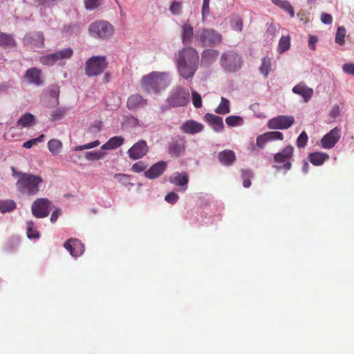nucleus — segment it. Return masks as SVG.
Listing matches in <instances>:
<instances>
[{
  "mask_svg": "<svg viewBox=\"0 0 354 354\" xmlns=\"http://www.w3.org/2000/svg\"><path fill=\"white\" fill-rule=\"evenodd\" d=\"M169 181L174 185L179 186L180 192H185L187 189L189 176L186 172H176L169 178Z\"/></svg>",
  "mask_w": 354,
  "mask_h": 354,
  "instance_id": "20",
  "label": "nucleus"
},
{
  "mask_svg": "<svg viewBox=\"0 0 354 354\" xmlns=\"http://www.w3.org/2000/svg\"><path fill=\"white\" fill-rule=\"evenodd\" d=\"M199 55L192 46L184 47L176 55V64L179 74L185 80L192 78L198 68Z\"/></svg>",
  "mask_w": 354,
  "mask_h": 354,
  "instance_id": "1",
  "label": "nucleus"
},
{
  "mask_svg": "<svg viewBox=\"0 0 354 354\" xmlns=\"http://www.w3.org/2000/svg\"><path fill=\"white\" fill-rule=\"evenodd\" d=\"M195 35L193 26L188 22L184 23L181 26L180 39L185 47L190 46L193 42Z\"/></svg>",
  "mask_w": 354,
  "mask_h": 354,
  "instance_id": "18",
  "label": "nucleus"
},
{
  "mask_svg": "<svg viewBox=\"0 0 354 354\" xmlns=\"http://www.w3.org/2000/svg\"><path fill=\"white\" fill-rule=\"evenodd\" d=\"M67 109L65 107H59L52 111L50 115V121H57L62 119L66 114Z\"/></svg>",
  "mask_w": 354,
  "mask_h": 354,
  "instance_id": "47",
  "label": "nucleus"
},
{
  "mask_svg": "<svg viewBox=\"0 0 354 354\" xmlns=\"http://www.w3.org/2000/svg\"><path fill=\"white\" fill-rule=\"evenodd\" d=\"M26 235L28 239H38L40 237V232L37 230V226L32 221H26Z\"/></svg>",
  "mask_w": 354,
  "mask_h": 354,
  "instance_id": "29",
  "label": "nucleus"
},
{
  "mask_svg": "<svg viewBox=\"0 0 354 354\" xmlns=\"http://www.w3.org/2000/svg\"><path fill=\"white\" fill-rule=\"evenodd\" d=\"M23 42L31 48H39L44 46V35L42 32H31L24 36Z\"/></svg>",
  "mask_w": 354,
  "mask_h": 354,
  "instance_id": "13",
  "label": "nucleus"
},
{
  "mask_svg": "<svg viewBox=\"0 0 354 354\" xmlns=\"http://www.w3.org/2000/svg\"><path fill=\"white\" fill-rule=\"evenodd\" d=\"M106 57L104 55H93L85 62V74L88 77H95L102 74L108 66Z\"/></svg>",
  "mask_w": 354,
  "mask_h": 354,
  "instance_id": "7",
  "label": "nucleus"
},
{
  "mask_svg": "<svg viewBox=\"0 0 354 354\" xmlns=\"http://www.w3.org/2000/svg\"><path fill=\"white\" fill-rule=\"evenodd\" d=\"M26 77L30 83L37 86H40L43 83L41 77V71L37 68H28L26 72Z\"/></svg>",
  "mask_w": 354,
  "mask_h": 354,
  "instance_id": "26",
  "label": "nucleus"
},
{
  "mask_svg": "<svg viewBox=\"0 0 354 354\" xmlns=\"http://www.w3.org/2000/svg\"><path fill=\"white\" fill-rule=\"evenodd\" d=\"M219 55V51L213 48H206L201 53V62L205 66L214 63Z\"/></svg>",
  "mask_w": 354,
  "mask_h": 354,
  "instance_id": "24",
  "label": "nucleus"
},
{
  "mask_svg": "<svg viewBox=\"0 0 354 354\" xmlns=\"http://www.w3.org/2000/svg\"><path fill=\"white\" fill-rule=\"evenodd\" d=\"M214 111L218 114H227L230 112V102L228 99L222 97L221 100L220 104L214 110Z\"/></svg>",
  "mask_w": 354,
  "mask_h": 354,
  "instance_id": "36",
  "label": "nucleus"
},
{
  "mask_svg": "<svg viewBox=\"0 0 354 354\" xmlns=\"http://www.w3.org/2000/svg\"><path fill=\"white\" fill-rule=\"evenodd\" d=\"M114 178L116 179L120 183L125 187H129V188L133 186V183L130 182L131 176L127 174H115L113 176Z\"/></svg>",
  "mask_w": 354,
  "mask_h": 354,
  "instance_id": "44",
  "label": "nucleus"
},
{
  "mask_svg": "<svg viewBox=\"0 0 354 354\" xmlns=\"http://www.w3.org/2000/svg\"><path fill=\"white\" fill-rule=\"evenodd\" d=\"M209 1L210 0L203 1L201 15L203 19L206 18L209 14Z\"/></svg>",
  "mask_w": 354,
  "mask_h": 354,
  "instance_id": "61",
  "label": "nucleus"
},
{
  "mask_svg": "<svg viewBox=\"0 0 354 354\" xmlns=\"http://www.w3.org/2000/svg\"><path fill=\"white\" fill-rule=\"evenodd\" d=\"M40 62L43 65H46L48 66H52L57 62L56 55L55 52L51 53H47L40 57Z\"/></svg>",
  "mask_w": 354,
  "mask_h": 354,
  "instance_id": "41",
  "label": "nucleus"
},
{
  "mask_svg": "<svg viewBox=\"0 0 354 354\" xmlns=\"http://www.w3.org/2000/svg\"><path fill=\"white\" fill-rule=\"evenodd\" d=\"M146 100L139 94L131 95L129 97L127 102V108L129 110H134L138 107L145 104Z\"/></svg>",
  "mask_w": 354,
  "mask_h": 354,
  "instance_id": "28",
  "label": "nucleus"
},
{
  "mask_svg": "<svg viewBox=\"0 0 354 354\" xmlns=\"http://www.w3.org/2000/svg\"><path fill=\"white\" fill-rule=\"evenodd\" d=\"M43 182L40 176L30 173L23 174L21 178H18L16 183L17 190L21 194L28 196H35L39 191V185Z\"/></svg>",
  "mask_w": 354,
  "mask_h": 354,
  "instance_id": "3",
  "label": "nucleus"
},
{
  "mask_svg": "<svg viewBox=\"0 0 354 354\" xmlns=\"http://www.w3.org/2000/svg\"><path fill=\"white\" fill-rule=\"evenodd\" d=\"M113 32L111 24L104 20L95 21L88 26L89 35L95 39H106L112 36Z\"/></svg>",
  "mask_w": 354,
  "mask_h": 354,
  "instance_id": "8",
  "label": "nucleus"
},
{
  "mask_svg": "<svg viewBox=\"0 0 354 354\" xmlns=\"http://www.w3.org/2000/svg\"><path fill=\"white\" fill-rule=\"evenodd\" d=\"M222 39V35L213 28H200L195 32V40L202 47L218 46Z\"/></svg>",
  "mask_w": 354,
  "mask_h": 354,
  "instance_id": "5",
  "label": "nucleus"
},
{
  "mask_svg": "<svg viewBox=\"0 0 354 354\" xmlns=\"http://www.w3.org/2000/svg\"><path fill=\"white\" fill-rule=\"evenodd\" d=\"M102 127V122L100 120H95L89 127V131L92 133H97L101 131Z\"/></svg>",
  "mask_w": 354,
  "mask_h": 354,
  "instance_id": "59",
  "label": "nucleus"
},
{
  "mask_svg": "<svg viewBox=\"0 0 354 354\" xmlns=\"http://www.w3.org/2000/svg\"><path fill=\"white\" fill-rule=\"evenodd\" d=\"M62 212V211L61 208L55 207L51 214L50 218V222L53 223H55L57 221L59 216L61 215Z\"/></svg>",
  "mask_w": 354,
  "mask_h": 354,
  "instance_id": "64",
  "label": "nucleus"
},
{
  "mask_svg": "<svg viewBox=\"0 0 354 354\" xmlns=\"http://www.w3.org/2000/svg\"><path fill=\"white\" fill-rule=\"evenodd\" d=\"M290 46V36H282L278 44L277 51L279 53H283L287 51Z\"/></svg>",
  "mask_w": 354,
  "mask_h": 354,
  "instance_id": "43",
  "label": "nucleus"
},
{
  "mask_svg": "<svg viewBox=\"0 0 354 354\" xmlns=\"http://www.w3.org/2000/svg\"><path fill=\"white\" fill-rule=\"evenodd\" d=\"M73 49L71 47L55 51L57 61L70 59L73 55Z\"/></svg>",
  "mask_w": 354,
  "mask_h": 354,
  "instance_id": "42",
  "label": "nucleus"
},
{
  "mask_svg": "<svg viewBox=\"0 0 354 354\" xmlns=\"http://www.w3.org/2000/svg\"><path fill=\"white\" fill-rule=\"evenodd\" d=\"M204 129V125L194 120H188L182 124L180 130L187 134H196L201 132Z\"/></svg>",
  "mask_w": 354,
  "mask_h": 354,
  "instance_id": "21",
  "label": "nucleus"
},
{
  "mask_svg": "<svg viewBox=\"0 0 354 354\" xmlns=\"http://www.w3.org/2000/svg\"><path fill=\"white\" fill-rule=\"evenodd\" d=\"M268 142L266 133L259 135L256 138V145L259 149H263Z\"/></svg>",
  "mask_w": 354,
  "mask_h": 354,
  "instance_id": "56",
  "label": "nucleus"
},
{
  "mask_svg": "<svg viewBox=\"0 0 354 354\" xmlns=\"http://www.w3.org/2000/svg\"><path fill=\"white\" fill-rule=\"evenodd\" d=\"M48 94L53 100L52 104L57 105L59 104V87L56 84L52 85L48 89Z\"/></svg>",
  "mask_w": 354,
  "mask_h": 354,
  "instance_id": "46",
  "label": "nucleus"
},
{
  "mask_svg": "<svg viewBox=\"0 0 354 354\" xmlns=\"http://www.w3.org/2000/svg\"><path fill=\"white\" fill-rule=\"evenodd\" d=\"M100 144V142L98 140H95L93 142H88V143H86L84 145L75 146L73 148V150L75 151H83V150H86V149H93V148L99 146Z\"/></svg>",
  "mask_w": 354,
  "mask_h": 354,
  "instance_id": "49",
  "label": "nucleus"
},
{
  "mask_svg": "<svg viewBox=\"0 0 354 354\" xmlns=\"http://www.w3.org/2000/svg\"><path fill=\"white\" fill-rule=\"evenodd\" d=\"M346 28L344 26H339L337 29L336 35H335V42L342 46L345 43V36H346Z\"/></svg>",
  "mask_w": 354,
  "mask_h": 354,
  "instance_id": "48",
  "label": "nucleus"
},
{
  "mask_svg": "<svg viewBox=\"0 0 354 354\" xmlns=\"http://www.w3.org/2000/svg\"><path fill=\"white\" fill-rule=\"evenodd\" d=\"M342 69L345 73L352 75L354 76V64H353V63L344 64L342 66Z\"/></svg>",
  "mask_w": 354,
  "mask_h": 354,
  "instance_id": "63",
  "label": "nucleus"
},
{
  "mask_svg": "<svg viewBox=\"0 0 354 354\" xmlns=\"http://www.w3.org/2000/svg\"><path fill=\"white\" fill-rule=\"evenodd\" d=\"M124 138L122 136H113L101 146V150H113L124 144Z\"/></svg>",
  "mask_w": 354,
  "mask_h": 354,
  "instance_id": "27",
  "label": "nucleus"
},
{
  "mask_svg": "<svg viewBox=\"0 0 354 354\" xmlns=\"http://www.w3.org/2000/svg\"><path fill=\"white\" fill-rule=\"evenodd\" d=\"M292 91L293 93L301 96L304 102H308L313 95V89L308 87L303 82L295 85Z\"/></svg>",
  "mask_w": 354,
  "mask_h": 354,
  "instance_id": "22",
  "label": "nucleus"
},
{
  "mask_svg": "<svg viewBox=\"0 0 354 354\" xmlns=\"http://www.w3.org/2000/svg\"><path fill=\"white\" fill-rule=\"evenodd\" d=\"M271 70V61L270 58L263 57L261 59V64L259 67L260 73L264 76L268 77L270 71Z\"/></svg>",
  "mask_w": 354,
  "mask_h": 354,
  "instance_id": "45",
  "label": "nucleus"
},
{
  "mask_svg": "<svg viewBox=\"0 0 354 354\" xmlns=\"http://www.w3.org/2000/svg\"><path fill=\"white\" fill-rule=\"evenodd\" d=\"M192 100L195 108H201L203 104L201 95L196 91H192Z\"/></svg>",
  "mask_w": 354,
  "mask_h": 354,
  "instance_id": "54",
  "label": "nucleus"
},
{
  "mask_svg": "<svg viewBox=\"0 0 354 354\" xmlns=\"http://www.w3.org/2000/svg\"><path fill=\"white\" fill-rule=\"evenodd\" d=\"M167 162L160 160L153 164L144 172V176L149 180H154L161 176L167 170Z\"/></svg>",
  "mask_w": 354,
  "mask_h": 354,
  "instance_id": "14",
  "label": "nucleus"
},
{
  "mask_svg": "<svg viewBox=\"0 0 354 354\" xmlns=\"http://www.w3.org/2000/svg\"><path fill=\"white\" fill-rule=\"evenodd\" d=\"M243 65V57L236 50H228L221 55L220 66L225 73H236L242 68Z\"/></svg>",
  "mask_w": 354,
  "mask_h": 354,
  "instance_id": "4",
  "label": "nucleus"
},
{
  "mask_svg": "<svg viewBox=\"0 0 354 354\" xmlns=\"http://www.w3.org/2000/svg\"><path fill=\"white\" fill-rule=\"evenodd\" d=\"M308 160L315 166L322 165L324 162L329 159L326 153L315 151L310 153L308 156Z\"/></svg>",
  "mask_w": 354,
  "mask_h": 354,
  "instance_id": "25",
  "label": "nucleus"
},
{
  "mask_svg": "<svg viewBox=\"0 0 354 354\" xmlns=\"http://www.w3.org/2000/svg\"><path fill=\"white\" fill-rule=\"evenodd\" d=\"M219 162L226 167L232 166L236 160V154L234 151L225 149L218 153Z\"/></svg>",
  "mask_w": 354,
  "mask_h": 354,
  "instance_id": "23",
  "label": "nucleus"
},
{
  "mask_svg": "<svg viewBox=\"0 0 354 354\" xmlns=\"http://www.w3.org/2000/svg\"><path fill=\"white\" fill-rule=\"evenodd\" d=\"M56 1V0H34L36 6L39 7L41 10L52 8Z\"/></svg>",
  "mask_w": 354,
  "mask_h": 354,
  "instance_id": "50",
  "label": "nucleus"
},
{
  "mask_svg": "<svg viewBox=\"0 0 354 354\" xmlns=\"http://www.w3.org/2000/svg\"><path fill=\"white\" fill-rule=\"evenodd\" d=\"M78 30V26L74 24H70L65 25L63 28V32L68 35H72Z\"/></svg>",
  "mask_w": 354,
  "mask_h": 354,
  "instance_id": "58",
  "label": "nucleus"
},
{
  "mask_svg": "<svg viewBox=\"0 0 354 354\" xmlns=\"http://www.w3.org/2000/svg\"><path fill=\"white\" fill-rule=\"evenodd\" d=\"M341 138V130L338 127L332 129L321 139V145L324 149H332Z\"/></svg>",
  "mask_w": 354,
  "mask_h": 354,
  "instance_id": "15",
  "label": "nucleus"
},
{
  "mask_svg": "<svg viewBox=\"0 0 354 354\" xmlns=\"http://www.w3.org/2000/svg\"><path fill=\"white\" fill-rule=\"evenodd\" d=\"M266 136L268 138L269 142L274 140H283V134L277 131H268L266 133Z\"/></svg>",
  "mask_w": 354,
  "mask_h": 354,
  "instance_id": "55",
  "label": "nucleus"
},
{
  "mask_svg": "<svg viewBox=\"0 0 354 354\" xmlns=\"http://www.w3.org/2000/svg\"><path fill=\"white\" fill-rule=\"evenodd\" d=\"M204 120L215 132L220 133L224 130L222 117L207 113L205 115Z\"/></svg>",
  "mask_w": 354,
  "mask_h": 354,
  "instance_id": "19",
  "label": "nucleus"
},
{
  "mask_svg": "<svg viewBox=\"0 0 354 354\" xmlns=\"http://www.w3.org/2000/svg\"><path fill=\"white\" fill-rule=\"evenodd\" d=\"M254 177V174L251 169H241V178L243 179V187L249 188L251 186V179Z\"/></svg>",
  "mask_w": 354,
  "mask_h": 354,
  "instance_id": "40",
  "label": "nucleus"
},
{
  "mask_svg": "<svg viewBox=\"0 0 354 354\" xmlns=\"http://www.w3.org/2000/svg\"><path fill=\"white\" fill-rule=\"evenodd\" d=\"M106 153L101 151H86L82 155H80L78 156L79 159L81 158V157H84L86 160L88 161H96L101 160L104 158L105 156Z\"/></svg>",
  "mask_w": 354,
  "mask_h": 354,
  "instance_id": "32",
  "label": "nucleus"
},
{
  "mask_svg": "<svg viewBox=\"0 0 354 354\" xmlns=\"http://www.w3.org/2000/svg\"><path fill=\"white\" fill-rule=\"evenodd\" d=\"M225 122L230 127H236L243 125L244 120L239 115H230L225 118Z\"/></svg>",
  "mask_w": 354,
  "mask_h": 354,
  "instance_id": "39",
  "label": "nucleus"
},
{
  "mask_svg": "<svg viewBox=\"0 0 354 354\" xmlns=\"http://www.w3.org/2000/svg\"><path fill=\"white\" fill-rule=\"evenodd\" d=\"M166 102L168 104V108L185 106L190 102L189 91L183 86H176L170 91Z\"/></svg>",
  "mask_w": 354,
  "mask_h": 354,
  "instance_id": "6",
  "label": "nucleus"
},
{
  "mask_svg": "<svg viewBox=\"0 0 354 354\" xmlns=\"http://www.w3.org/2000/svg\"><path fill=\"white\" fill-rule=\"evenodd\" d=\"M35 124V117L30 113L22 114L17 120V125L23 127H30Z\"/></svg>",
  "mask_w": 354,
  "mask_h": 354,
  "instance_id": "30",
  "label": "nucleus"
},
{
  "mask_svg": "<svg viewBox=\"0 0 354 354\" xmlns=\"http://www.w3.org/2000/svg\"><path fill=\"white\" fill-rule=\"evenodd\" d=\"M171 84L169 75L166 72L153 71L142 76L141 87L147 93L157 94Z\"/></svg>",
  "mask_w": 354,
  "mask_h": 354,
  "instance_id": "2",
  "label": "nucleus"
},
{
  "mask_svg": "<svg viewBox=\"0 0 354 354\" xmlns=\"http://www.w3.org/2000/svg\"><path fill=\"white\" fill-rule=\"evenodd\" d=\"M100 0H84V6L86 10H93L97 8L100 3Z\"/></svg>",
  "mask_w": 354,
  "mask_h": 354,
  "instance_id": "60",
  "label": "nucleus"
},
{
  "mask_svg": "<svg viewBox=\"0 0 354 354\" xmlns=\"http://www.w3.org/2000/svg\"><path fill=\"white\" fill-rule=\"evenodd\" d=\"M321 21L326 25H330L333 22V17L330 14L324 12L321 15Z\"/></svg>",
  "mask_w": 354,
  "mask_h": 354,
  "instance_id": "62",
  "label": "nucleus"
},
{
  "mask_svg": "<svg viewBox=\"0 0 354 354\" xmlns=\"http://www.w3.org/2000/svg\"><path fill=\"white\" fill-rule=\"evenodd\" d=\"M295 122V118L292 115H281L270 119L267 127L270 129L284 130L290 128Z\"/></svg>",
  "mask_w": 354,
  "mask_h": 354,
  "instance_id": "11",
  "label": "nucleus"
},
{
  "mask_svg": "<svg viewBox=\"0 0 354 354\" xmlns=\"http://www.w3.org/2000/svg\"><path fill=\"white\" fill-rule=\"evenodd\" d=\"M294 148L292 145H288L285 147L281 151L276 153L273 156V160L277 163H283L281 165H274L273 168L277 170L284 169L286 171H289L292 168V162L289 160L293 156Z\"/></svg>",
  "mask_w": 354,
  "mask_h": 354,
  "instance_id": "9",
  "label": "nucleus"
},
{
  "mask_svg": "<svg viewBox=\"0 0 354 354\" xmlns=\"http://www.w3.org/2000/svg\"><path fill=\"white\" fill-rule=\"evenodd\" d=\"M148 165L142 160L135 162L132 167L131 170L135 173H141L145 171Z\"/></svg>",
  "mask_w": 354,
  "mask_h": 354,
  "instance_id": "53",
  "label": "nucleus"
},
{
  "mask_svg": "<svg viewBox=\"0 0 354 354\" xmlns=\"http://www.w3.org/2000/svg\"><path fill=\"white\" fill-rule=\"evenodd\" d=\"M272 3L289 14L291 18L295 17V10L287 0H271Z\"/></svg>",
  "mask_w": 354,
  "mask_h": 354,
  "instance_id": "31",
  "label": "nucleus"
},
{
  "mask_svg": "<svg viewBox=\"0 0 354 354\" xmlns=\"http://www.w3.org/2000/svg\"><path fill=\"white\" fill-rule=\"evenodd\" d=\"M308 136L305 131L301 132L296 140V145L298 148H304L307 145Z\"/></svg>",
  "mask_w": 354,
  "mask_h": 354,
  "instance_id": "51",
  "label": "nucleus"
},
{
  "mask_svg": "<svg viewBox=\"0 0 354 354\" xmlns=\"http://www.w3.org/2000/svg\"><path fill=\"white\" fill-rule=\"evenodd\" d=\"M185 150V140L181 136H176L171 138V142L168 146V153L172 156L178 157Z\"/></svg>",
  "mask_w": 354,
  "mask_h": 354,
  "instance_id": "16",
  "label": "nucleus"
},
{
  "mask_svg": "<svg viewBox=\"0 0 354 354\" xmlns=\"http://www.w3.org/2000/svg\"><path fill=\"white\" fill-rule=\"evenodd\" d=\"M52 209V203L46 198H39L35 200L31 206L32 215L37 218L48 216Z\"/></svg>",
  "mask_w": 354,
  "mask_h": 354,
  "instance_id": "10",
  "label": "nucleus"
},
{
  "mask_svg": "<svg viewBox=\"0 0 354 354\" xmlns=\"http://www.w3.org/2000/svg\"><path fill=\"white\" fill-rule=\"evenodd\" d=\"M149 152V147L147 141L142 139L139 140L132 145L127 151L130 159L136 160L142 158Z\"/></svg>",
  "mask_w": 354,
  "mask_h": 354,
  "instance_id": "12",
  "label": "nucleus"
},
{
  "mask_svg": "<svg viewBox=\"0 0 354 354\" xmlns=\"http://www.w3.org/2000/svg\"><path fill=\"white\" fill-rule=\"evenodd\" d=\"M48 150L54 155H57L62 150V143L59 140L51 139L47 144Z\"/></svg>",
  "mask_w": 354,
  "mask_h": 354,
  "instance_id": "37",
  "label": "nucleus"
},
{
  "mask_svg": "<svg viewBox=\"0 0 354 354\" xmlns=\"http://www.w3.org/2000/svg\"><path fill=\"white\" fill-rule=\"evenodd\" d=\"M17 209V203L11 199L0 200V212L6 214Z\"/></svg>",
  "mask_w": 354,
  "mask_h": 354,
  "instance_id": "34",
  "label": "nucleus"
},
{
  "mask_svg": "<svg viewBox=\"0 0 354 354\" xmlns=\"http://www.w3.org/2000/svg\"><path fill=\"white\" fill-rule=\"evenodd\" d=\"M64 247L71 256L75 257L81 256L84 252V244L77 239L71 238L68 239L64 243Z\"/></svg>",
  "mask_w": 354,
  "mask_h": 354,
  "instance_id": "17",
  "label": "nucleus"
},
{
  "mask_svg": "<svg viewBox=\"0 0 354 354\" xmlns=\"http://www.w3.org/2000/svg\"><path fill=\"white\" fill-rule=\"evenodd\" d=\"M138 126H140L139 120L131 114L127 115L122 123V127L124 129H132Z\"/></svg>",
  "mask_w": 354,
  "mask_h": 354,
  "instance_id": "38",
  "label": "nucleus"
},
{
  "mask_svg": "<svg viewBox=\"0 0 354 354\" xmlns=\"http://www.w3.org/2000/svg\"><path fill=\"white\" fill-rule=\"evenodd\" d=\"M169 10L172 15H180L182 13V3L176 1L171 2Z\"/></svg>",
  "mask_w": 354,
  "mask_h": 354,
  "instance_id": "52",
  "label": "nucleus"
},
{
  "mask_svg": "<svg viewBox=\"0 0 354 354\" xmlns=\"http://www.w3.org/2000/svg\"><path fill=\"white\" fill-rule=\"evenodd\" d=\"M178 199V194L174 192H170L165 196V201L171 205L176 204Z\"/></svg>",
  "mask_w": 354,
  "mask_h": 354,
  "instance_id": "57",
  "label": "nucleus"
},
{
  "mask_svg": "<svg viewBox=\"0 0 354 354\" xmlns=\"http://www.w3.org/2000/svg\"><path fill=\"white\" fill-rule=\"evenodd\" d=\"M230 25L233 30L240 32L243 30V19L238 14L234 13L230 16Z\"/></svg>",
  "mask_w": 354,
  "mask_h": 354,
  "instance_id": "33",
  "label": "nucleus"
},
{
  "mask_svg": "<svg viewBox=\"0 0 354 354\" xmlns=\"http://www.w3.org/2000/svg\"><path fill=\"white\" fill-rule=\"evenodd\" d=\"M16 41L12 35L0 32V46L3 47H14Z\"/></svg>",
  "mask_w": 354,
  "mask_h": 354,
  "instance_id": "35",
  "label": "nucleus"
}]
</instances>
